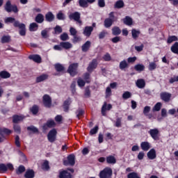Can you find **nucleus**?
<instances>
[{
  "label": "nucleus",
  "mask_w": 178,
  "mask_h": 178,
  "mask_svg": "<svg viewBox=\"0 0 178 178\" xmlns=\"http://www.w3.org/2000/svg\"><path fill=\"white\" fill-rule=\"evenodd\" d=\"M6 24H11L15 29H19V34L22 37H24L26 34V24L21 23L19 20H16L15 17H8L4 19Z\"/></svg>",
  "instance_id": "1"
},
{
  "label": "nucleus",
  "mask_w": 178,
  "mask_h": 178,
  "mask_svg": "<svg viewBox=\"0 0 178 178\" xmlns=\"http://www.w3.org/2000/svg\"><path fill=\"white\" fill-rule=\"evenodd\" d=\"M73 173H74V169L67 168L65 170L59 172V178H73Z\"/></svg>",
  "instance_id": "2"
},
{
  "label": "nucleus",
  "mask_w": 178,
  "mask_h": 178,
  "mask_svg": "<svg viewBox=\"0 0 178 178\" xmlns=\"http://www.w3.org/2000/svg\"><path fill=\"white\" fill-rule=\"evenodd\" d=\"M109 17L106 18L104 20V27L106 29H109V27L112 26V24L116 22V18L115 17V13L114 12H111L108 14Z\"/></svg>",
  "instance_id": "3"
},
{
  "label": "nucleus",
  "mask_w": 178,
  "mask_h": 178,
  "mask_svg": "<svg viewBox=\"0 0 178 178\" xmlns=\"http://www.w3.org/2000/svg\"><path fill=\"white\" fill-rule=\"evenodd\" d=\"M78 69H79V63H73L69 65L67 72L69 73V74L72 77H74V76H76L77 73H79V72L77 71Z\"/></svg>",
  "instance_id": "4"
},
{
  "label": "nucleus",
  "mask_w": 178,
  "mask_h": 178,
  "mask_svg": "<svg viewBox=\"0 0 178 178\" xmlns=\"http://www.w3.org/2000/svg\"><path fill=\"white\" fill-rule=\"evenodd\" d=\"M113 171L112 168L106 167L100 171L99 174V178H112Z\"/></svg>",
  "instance_id": "5"
},
{
  "label": "nucleus",
  "mask_w": 178,
  "mask_h": 178,
  "mask_svg": "<svg viewBox=\"0 0 178 178\" xmlns=\"http://www.w3.org/2000/svg\"><path fill=\"white\" fill-rule=\"evenodd\" d=\"M5 10L8 12V13H10V12H13L14 13H17L19 12V9L17 8V6L12 5L10 1H8L4 6Z\"/></svg>",
  "instance_id": "6"
},
{
  "label": "nucleus",
  "mask_w": 178,
  "mask_h": 178,
  "mask_svg": "<svg viewBox=\"0 0 178 178\" xmlns=\"http://www.w3.org/2000/svg\"><path fill=\"white\" fill-rule=\"evenodd\" d=\"M63 165L65 166H74L76 165V156L74 154L68 155L67 160L63 161Z\"/></svg>",
  "instance_id": "7"
},
{
  "label": "nucleus",
  "mask_w": 178,
  "mask_h": 178,
  "mask_svg": "<svg viewBox=\"0 0 178 178\" xmlns=\"http://www.w3.org/2000/svg\"><path fill=\"white\" fill-rule=\"evenodd\" d=\"M8 170H15V167H13V164L8 163L7 164L0 163V173H6Z\"/></svg>",
  "instance_id": "8"
},
{
  "label": "nucleus",
  "mask_w": 178,
  "mask_h": 178,
  "mask_svg": "<svg viewBox=\"0 0 178 178\" xmlns=\"http://www.w3.org/2000/svg\"><path fill=\"white\" fill-rule=\"evenodd\" d=\"M42 102L44 108H51L52 107V98L49 95H44L42 97Z\"/></svg>",
  "instance_id": "9"
},
{
  "label": "nucleus",
  "mask_w": 178,
  "mask_h": 178,
  "mask_svg": "<svg viewBox=\"0 0 178 178\" xmlns=\"http://www.w3.org/2000/svg\"><path fill=\"white\" fill-rule=\"evenodd\" d=\"M58 134V131L56 129L54 128L51 129L47 134V140L49 143H55L56 141V136Z\"/></svg>",
  "instance_id": "10"
},
{
  "label": "nucleus",
  "mask_w": 178,
  "mask_h": 178,
  "mask_svg": "<svg viewBox=\"0 0 178 178\" xmlns=\"http://www.w3.org/2000/svg\"><path fill=\"white\" fill-rule=\"evenodd\" d=\"M81 14L80 13L76 11L74 13H72L69 15L70 20H74L75 22H77L78 23H81V20H80Z\"/></svg>",
  "instance_id": "11"
},
{
  "label": "nucleus",
  "mask_w": 178,
  "mask_h": 178,
  "mask_svg": "<svg viewBox=\"0 0 178 178\" xmlns=\"http://www.w3.org/2000/svg\"><path fill=\"white\" fill-rule=\"evenodd\" d=\"M149 134L154 141H158V140H159V130L158 129L155 128L150 129L149 131Z\"/></svg>",
  "instance_id": "12"
},
{
  "label": "nucleus",
  "mask_w": 178,
  "mask_h": 178,
  "mask_svg": "<svg viewBox=\"0 0 178 178\" xmlns=\"http://www.w3.org/2000/svg\"><path fill=\"white\" fill-rule=\"evenodd\" d=\"M56 126V123L54 120H49L47 121L45 124L42 125V129L46 131L48 130V129H52Z\"/></svg>",
  "instance_id": "13"
},
{
  "label": "nucleus",
  "mask_w": 178,
  "mask_h": 178,
  "mask_svg": "<svg viewBox=\"0 0 178 178\" xmlns=\"http://www.w3.org/2000/svg\"><path fill=\"white\" fill-rule=\"evenodd\" d=\"M160 98L164 102H169L170 101V98H172V94L166 92H163L160 94Z\"/></svg>",
  "instance_id": "14"
},
{
  "label": "nucleus",
  "mask_w": 178,
  "mask_h": 178,
  "mask_svg": "<svg viewBox=\"0 0 178 178\" xmlns=\"http://www.w3.org/2000/svg\"><path fill=\"white\" fill-rule=\"evenodd\" d=\"M97 66H98V63H97V60L93 59L92 62H90L87 67V71L89 73H92L94 69H97Z\"/></svg>",
  "instance_id": "15"
},
{
  "label": "nucleus",
  "mask_w": 178,
  "mask_h": 178,
  "mask_svg": "<svg viewBox=\"0 0 178 178\" xmlns=\"http://www.w3.org/2000/svg\"><path fill=\"white\" fill-rule=\"evenodd\" d=\"M112 109V104H106V102H104L102 107V116H106V111H111Z\"/></svg>",
  "instance_id": "16"
},
{
  "label": "nucleus",
  "mask_w": 178,
  "mask_h": 178,
  "mask_svg": "<svg viewBox=\"0 0 178 178\" xmlns=\"http://www.w3.org/2000/svg\"><path fill=\"white\" fill-rule=\"evenodd\" d=\"M29 59H30L31 60H33V62H35V63H41L42 60L41 56L38 54L30 55L29 56Z\"/></svg>",
  "instance_id": "17"
},
{
  "label": "nucleus",
  "mask_w": 178,
  "mask_h": 178,
  "mask_svg": "<svg viewBox=\"0 0 178 178\" xmlns=\"http://www.w3.org/2000/svg\"><path fill=\"white\" fill-rule=\"evenodd\" d=\"M25 118L26 117L23 115H13V123H15L16 124L19 123V122H22V120H24Z\"/></svg>",
  "instance_id": "18"
},
{
  "label": "nucleus",
  "mask_w": 178,
  "mask_h": 178,
  "mask_svg": "<svg viewBox=\"0 0 178 178\" xmlns=\"http://www.w3.org/2000/svg\"><path fill=\"white\" fill-rule=\"evenodd\" d=\"M140 148L143 151H149L151 148V143L148 141H144L140 143Z\"/></svg>",
  "instance_id": "19"
},
{
  "label": "nucleus",
  "mask_w": 178,
  "mask_h": 178,
  "mask_svg": "<svg viewBox=\"0 0 178 178\" xmlns=\"http://www.w3.org/2000/svg\"><path fill=\"white\" fill-rule=\"evenodd\" d=\"M92 31H94V28L92 26H86L83 30V35H86V37H90Z\"/></svg>",
  "instance_id": "20"
},
{
  "label": "nucleus",
  "mask_w": 178,
  "mask_h": 178,
  "mask_svg": "<svg viewBox=\"0 0 178 178\" xmlns=\"http://www.w3.org/2000/svg\"><path fill=\"white\" fill-rule=\"evenodd\" d=\"M45 20L49 23H51L55 20V15L52 13V12H48L45 15Z\"/></svg>",
  "instance_id": "21"
},
{
  "label": "nucleus",
  "mask_w": 178,
  "mask_h": 178,
  "mask_svg": "<svg viewBox=\"0 0 178 178\" xmlns=\"http://www.w3.org/2000/svg\"><path fill=\"white\" fill-rule=\"evenodd\" d=\"M91 48V42L90 40L86 41L82 46L81 49L83 52H88Z\"/></svg>",
  "instance_id": "22"
},
{
  "label": "nucleus",
  "mask_w": 178,
  "mask_h": 178,
  "mask_svg": "<svg viewBox=\"0 0 178 178\" xmlns=\"http://www.w3.org/2000/svg\"><path fill=\"white\" fill-rule=\"evenodd\" d=\"M60 45L61 48H63L64 49H70V48H73V44L70 42H60Z\"/></svg>",
  "instance_id": "23"
},
{
  "label": "nucleus",
  "mask_w": 178,
  "mask_h": 178,
  "mask_svg": "<svg viewBox=\"0 0 178 178\" xmlns=\"http://www.w3.org/2000/svg\"><path fill=\"white\" fill-rule=\"evenodd\" d=\"M13 131L12 130L8 129V128H0V136H3V138H5V136H3V134H6L7 136H9L12 134Z\"/></svg>",
  "instance_id": "24"
},
{
  "label": "nucleus",
  "mask_w": 178,
  "mask_h": 178,
  "mask_svg": "<svg viewBox=\"0 0 178 178\" xmlns=\"http://www.w3.org/2000/svg\"><path fill=\"white\" fill-rule=\"evenodd\" d=\"M147 158L151 160L155 159V158H156V151H155V149H151L147 152Z\"/></svg>",
  "instance_id": "25"
},
{
  "label": "nucleus",
  "mask_w": 178,
  "mask_h": 178,
  "mask_svg": "<svg viewBox=\"0 0 178 178\" xmlns=\"http://www.w3.org/2000/svg\"><path fill=\"white\" fill-rule=\"evenodd\" d=\"M106 161L109 165H115L116 163V158L112 155L106 156Z\"/></svg>",
  "instance_id": "26"
},
{
  "label": "nucleus",
  "mask_w": 178,
  "mask_h": 178,
  "mask_svg": "<svg viewBox=\"0 0 178 178\" xmlns=\"http://www.w3.org/2000/svg\"><path fill=\"white\" fill-rule=\"evenodd\" d=\"M24 176L25 178H34L35 177V173L33 170H27Z\"/></svg>",
  "instance_id": "27"
},
{
  "label": "nucleus",
  "mask_w": 178,
  "mask_h": 178,
  "mask_svg": "<svg viewBox=\"0 0 178 178\" xmlns=\"http://www.w3.org/2000/svg\"><path fill=\"white\" fill-rule=\"evenodd\" d=\"M70 104L72 102L70 101V97H69L67 100L63 102V109L64 112H69V106H70Z\"/></svg>",
  "instance_id": "28"
},
{
  "label": "nucleus",
  "mask_w": 178,
  "mask_h": 178,
  "mask_svg": "<svg viewBox=\"0 0 178 178\" xmlns=\"http://www.w3.org/2000/svg\"><path fill=\"white\" fill-rule=\"evenodd\" d=\"M44 15L41 13L38 14L35 17V22H36V23H38L39 24H41V23H44Z\"/></svg>",
  "instance_id": "29"
},
{
  "label": "nucleus",
  "mask_w": 178,
  "mask_h": 178,
  "mask_svg": "<svg viewBox=\"0 0 178 178\" xmlns=\"http://www.w3.org/2000/svg\"><path fill=\"white\" fill-rule=\"evenodd\" d=\"M140 34H141V31H137V29H133L131 30V35H132V38L134 40H137V38H138V37H140Z\"/></svg>",
  "instance_id": "30"
},
{
  "label": "nucleus",
  "mask_w": 178,
  "mask_h": 178,
  "mask_svg": "<svg viewBox=\"0 0 178 178\" xmlns=\"http://www.w3.org/2000/svg\"><path fill=\"white\" fill-rule=\"evenodd\" d=\"M115 9H122V8H124V2L123 0H118L114 4Z\"/></svg>",
  "instance_id": "31"
},
{
  "label": "nucleus",
  "mask_w": 178,
  "mask_h": 178,
  "mask_svg": "<svg viewBox=\"0 0 178 178\" xmlns=\"http://www.w3.org/2000/svg\"><path fill=\"white\" fill-rule=\"evenodd\" d=\"M48 79V74H42V75L38 76L36 78V83H41L42 81H45V80Z\"/></svg>",
  "instance_id": "32"
},
{
  "label": "nucleus",
  "mask_w": 178,
  "mask_h": 178,
  "mask_svg": "<svg viewBox=\"0 0 178 178\" xmlns=\"http://www.w3.org/2000/svg\"><path fill=\"white\" fill-rule=\"evenodd\" d=\"M124 24L127 26H133V19L129 16H126L123 19Z\"/></svg>",
  "instance_id": "33"
},
{
  "label": "nucleus",
  "mask_w": 178,
  "mask_h": 178,
  "mask_svg": "<svg viewBox=\"0 0 178 178\" xmlns=\"http://www.w3.org/2000/svg\"><path fill=\"white\" fill-rule=\"evenodd\" d=\"M145 70V66L143 64H137L134 66V70L136 72H138L139 73H141V72H144Z\"/></svg>",
  "instance_id": "34"
},
{
  "label": "nucleus",
  "mask_w": 178,
  "mask_h": 178,
  "mask_svg": "<svg viewBox=\"0 0 178 178\" xmlns=\"http://www.w3.org/2000/svg\"><path fill=\"white\" fill-rule=\"evenodd\" d=\"M136 86L138 88H144L145 87V81L143 79H138Z\"/></svg>",
  "instance_id": "35"
},
{
  "label": "nucleus",
  "mask_w": 178,
  "mask_h": 178,
  "mask_svg": "<svg viewBox=\"0 0 178 178\" xmlns=\"http://www.w3.org/2000/svg\"><path fill=\"white\" fill-rule=\"evenodd\" d=\"M119 67L120 70H124V69H127V67H129V63L126 60H123L120 63Z\"/></svg>",
  "instance_id": "36"
},
{
  "label": "nucleus",
  "mask_w": 178,
  "mask_h": 178,
  "mask_svg": "<svg viewBox=\"0 0 178 178\" xmlns=\"http://www.w3.org/2000/svg\"><path fill=\"white\" fill-rule=\"evenodd\" d=\"M122 33V30L118 26H114L112 29V34L113 35H120Z\"/></svg>",
  "instance_id": "37"
},
{
  "label": "nucleus",
  "mask_w": 178,
  "mask_h": 178,
  "mask_svg": "<svg viewBox=\"0 0 178 178\" xmlns=\"http://www.w3.org/2000/svg\"><path fill=\"white\" fill-rule=\"evenodd\" d=\"M170 50L172 54L178 55V42H175L170 47Z\"/></svg>",
  "instance_id": "38"
},
{
  "label": "nucleus",
  "mask_w": 178,
  "mask_h": 178,
  "mask_svg": "<svg viewBox=\"0 0 178 178\" xmlns=\"http://www.w3.org/2000/svg\"><path fill=\"white\" fill-rule=\"evenodd\" d=\"M0 77L1 79H9L10 77V73L7 71H1Z\"/></svg>",
  "instance_id": "39"
},
{
  "label": "nucleus",
  "mask_w": 178,
  "mask_h": 178,
  "mask_svg": "<svg viewBox=\"0 0 178 178\" xmlns=\"http://www.w3.org/2000/svg\"><path fill=\"white\" fill-rule=\"evenodd\" d=\"M54 68L56 70V72H63L65 70V67L62 65V64L60 63L55 64Z\"/></svg>",
  "instance_id": "40"
},
{
  "label": "nucleus",
  "mask_w": 178,
  "mask_h": 178,
  "mask_svg": "<svg viewBox=\"0 0 178 178\" xmlns=\"http://www.w3.org/2000/svg\"><path fill=\"white\" fill-rule=\"evenodd\" d=\"M78 2L81 8H83V9L88 8V3L87 2V0H79Z\"/></svg>",
  "instance_id": "41"
},
{
  "label": "nucleus",
  "mask_w": 178,
  "mask_h": 178,
  "mask_svg": "<svg viewBox=\"0 0 178 178\" xmlns=\"http://www.w3.org/2000/svg\"><path fill=\"white\" fill-rule=\"evenodd\" d=\"M1 44H8V42H10V36L9 35H3L1 38Z\"/></svg>",
  "instance_id": "42"
},
{
  "label": "nucleus",
  "mask_w": 178,
  "mask_h": 178,
  "mask_svg": "<svg viewBox=\"0 0 178 178\" xmlns=\"http://www.w3.org/2000/svg\"><path fill=\"white\" fill-rule=\"evenodd\" d=\"M38 30V25L35 22H33L29 25L30 31H37Z\"/></svg>",
  "instance_id": "43"
},
{
  "label": "nucleus",
  "mask_w": 178,
  "mask_h": 178,
  "mask_svg": "<svg viewBox=\"0 0 178 178\" xmlns=\"http://www.w3.org/2000/svg\"><path fill=\"white\" fill-rule=\"evenodd\" d=\"M162 108V103L157 102L152 108L153 112H159Z\"/></svg>",
  "instance_id": "44"
},
{
  "label": "nucleus",
  "mask_w": 178,
  "mask_h": 178,
  "mask_svg": "<svg viewBox=\"0 0 178 178\" xmlns=\"http://www.w3.org/2000/svg\"><path fill=\"white\" fill-rule=\"evenodd\" d=\"M13 130L17 134H20V133H22V128L20 127V125L17 124H13Z\"/></svg>",
  "instance_id": "45"
},
{
  "label": "nucleus",
  "mask_w": 178,
  "mask_h": 178,
  "mask_svg": "<svg viewBox=\"0 0 178 178\" xmlns=\"http://www.w3.org/2000/svg\"><path fill=\"white\" fill-rule=\"evenodd\" d=\"M175 41H178V38L176 35L169 36L167 40L168 44H172Z\"/></svg>",
  "instance_id": "46"
},
{
  "label": "nucleus",
  "mask_w": 178,
  "mask_h": 178,
  "mask_svg": "<svg viewBox=\"0 0 178 178\" xmlns=\"http://www.w3.org/2000/svg\"><path fill=\"white\" fill-rule=\"evenodd\" d=\"M24 172H26V167H24L23 165H21L18 167L16 173L17 175H22V173H24Z\"/></svg>",
  "instance_id": "47"
},
{
  "label": "nucleus",
  "mask_w": 178,
  "mask_h": 178,
  "mask_svg": "<svg viewBox=\"0 0 178 178\" xmlns=\"http://www.w3.org/2000/svg\"><path fill=\"white\" fill-rule=\"evenodd\" d=\"M83 80H85L86 83L88 84L91 83V79H90V73L86 72L83 74Z\"/></svg>",
  "instance_id": "48"
},
{
  "label": "nucleus",
  "mask_w": 178,
  "mask_h": 178,
  "mask_svg": "<svg viewBox=\"0 0 178 178\" xmlns=\"http://www.w3.org/2000/svg\"><path fill=\"white\" fill-rule=\"evenodd\" d=\"M54 30V34H60L62 31H63V29H62V27L59 25H56Z\"/></svg>",
  "instance_id": "49"
},
{
  "label": "nucleus",
  "mask_w": 178,
  "mask_h": 178,
  "mask_svg": "<svg viewBox=\"0 0 178 178\" xmlns=\"http://www.w3.org/2000/svg\"><path fill=\"white\" fill-rule=\"evenodd\" d=\"M76 115L77 119H80L81 118V116H83V115H84V110H83L81 108H79L76 111Z\"/></svg>",
  "instance_id": "50"
},
{
  "label": "nucleus",
  "mask_w": 178,
  "mask_h": 178,
  "mask_svg": "<svg viewBox=\"0 0 178 178\" xmlns=\"http://www.w3.org/2000/svg\"><path fill=\"white\" fill-rule=\"evenodd\" d=\"M42 169L43 170H49V162L48 161H44L42 164Z\"/></svg>",
  "instance_id": "51"
},
{
  "label": "nucleus",
  "mask_w": 178,
  "mask_h": 178,
  "mask_svg": "<svg viewBox=\"0 0 178 178\" xmlns=\"http://www.w3.org/2000/svg\"><path fill=\"white\" fill-rule=\"evenodd\" d=\"M27 130H28V131H32V133H34V134L39 132L38 129L37 127H34V125L28 127Z\"/></svg>",
  "instance_id": "52"
},
{
  "label": "nucleus",
  "mask_w": 178,
  "mask_h": 178,
  "mask_svg": "<svg viewBox=\"0 0 178 178\" xmlns=\"http://www.w3.org/2000/svg\"><path fill=\"white\" fill-rule=\"evenodd\" d=\"M108 35V31L103 30L99 33V40H104Z\"/></svg>",
  "instance_id": "53"
},
{
  "label": "nucleus",
  "mask_w": 178,
  "mask_h": 178,
  "mask_svg": "<svg viewBox=\"0 0 178 178\" xmlns=\"http://www.w3.org/2000/svg\"><path fill=\"white\" fill-rule=\"evenodd\" d=\"M38 111H39V107L38 106L34 104L32 108H31V112L33 114V115H37V113H38Z\"/></svg>",
  "instance_id": "54"
},
{
  "label": "nucleus",
  "mask_w": 178,
  "mask_h": 178,
  "mask_svg": "<svg viewBox=\"0 0 178 178\" xmlns=\"http://www.w3.org/2000/svg\"><path fill=\"white\" fill-rule=\"evenodd\" d=\"M15 144L17 148H20V147H22V145L20 144V137L18 135L15 136Z\"/></svg>",
  "instance_id": "55"
},
{
  "label": "nucleus",
  "mask_w": 178,
  "mask_h": 178,
  "mask_svg": "<svg viewBox=\"0 0 178 178\" xmlns=\"http://www.w3.org/2000/svg\"><path fill=\"white\" fill-rule=\"evenodd\" d=\"M56 18L58 20H65L66 19V16L62 13V11H60L57 15H56Z\"/></svg>",
  "instance_id": "56"
},
{
  "label": "nucleus",
  "mask_w": 178,
  "mask_h": 178,
  "mask_svg": "<svg viewBox=\"0 0 178 178\" xmlns=\"http://www.w3.org/2000/svg\"><path fill=\"white\" fill-rule=\"evenodd\" d=\"M19 155L21 156V161L22 162H27V157L26 156V154H24V153H23V152L19 150Z\"/></svg>",
  "instance_id": "57"
},
{
  "label": "nucleus",
  "mask_w": 178,
  "mask_h": 178,
  "mask_svg": "<svg viewBox=\"0 0 178 178\" xmlns=\"http://www.w3.org/2000/svg\"><path fill=\"white\" fill-rule=\"evenodd\" d=\"M131 93L129 91H125L122 94V99H129L131 97Z\"/></svg>",
  "instance_id": "58"
},
{
  "label": "nucleus",
  "mask_w": 178,
  "mask_h": 178,
  "mask_svg": "<svg viewBox=\"0 0 178 178\" xmlns=\"http://www.w3.org/2000/svg\"><path fill=\"white\" fill-rule=\"evenodd\" d=\"M99 129V127H98V125H96L93 129H90V135L94 136V134H97V133H98Z\"/></svg>",
  "instance_id": "59"
},
{
  "label": "nucleus",
  "mask_w": 178,
  "mask_h": 178,
  "mask_svg": "<svg viewBox=\"0 0 178 178\" xmlns=\"http://www.w3.org/2000/svg\"><path fill=\"white\" fill-rule=\"evenodd\" d=\"M60 40H61V41H67V40H69V35H67V33H63L60 35Z\"/></svg>",
  "instance_id": "60"
},
{
  "label": "nucleus",
  "mask_w": 178,
  "mask_h": 178,
  "mask_svg": "<svg viewBox=\"0 0 178 178\" xmlns=\"http://www.w3.org/2000/svg\"><path fill=\"white\" fill-rule=\"evenodd\" d=\"M41 35L42 38H48L49 37V35H48V29H45L41 31Z\"/></svg>",
  "instance_id": "61"
},
{
  "label": "nucleus",
  "mask_w": 178,
  "mask_h": 178,
  "mask_svg": "<svg viewBox=\"0 0 178 178\" xmlns=\"http://www.w3.org/2000/svg\"><path fill=\"white\" fill-rule=\"evenodd\" d=\"M86 81H84V80H83L81 78L78 79L77 80V84L79 86V87H84V86H86Z\"/></svg>",
  "instance_id": "62"
},
{
  "label": "nucleus",
  "mask_w": 178,
  "mask_h": 178,
  "mask_svg": "<svg viewBox=\"0 0 178 178\" xmlns=\"http://www.w3.org/2000/svg\"><path fill=\"white\" fill-rule=\"evenodd\" d=\"M127 178H140V177H138V174H137V172H134L128 174Z\"/></svg>",
  "instance_id": "63"
},
{
  "label": "nucleus",
  "mask_w": 178,
  "mask_h": 178,
  "mask_svg": "<svg viewBox=\"0 0 178 178\" xmlns=\"http://www.w3.org/2000/svg\"><path fill=\"white\" fill-rule=\"evenodd\" d=\"M155 69H156V63H155V62L150 63L149 65V70L152 72V70H155Z\"/></svg>",
  "instance_id": "64"
}]
</instances>
